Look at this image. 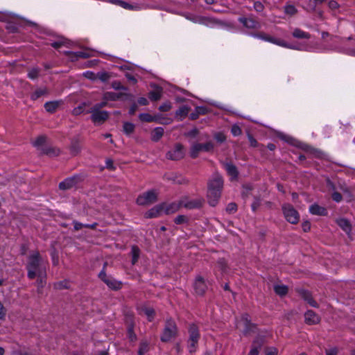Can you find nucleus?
Instances as JSON below:
<instances>
[{
  "instance_id": "obj_1",
  "label": "nucleus",
  "mask_w": 355,
  "mask_h": 355,
  "mask_svg": "<svg viewBox=\"0 0 355 355\" xmlns=\"http://www.w3.org/2000/svg\"><path fill=\"white\" fill-rule=\"evenodd\" d=\"M47 261L44 260L38 252L31 254L26 264L27 276L30 279L36 277L46 276Z\"/></svg>"
},
{
  "instance_id": "obj_2",
  "label": "nucleus",
  "mask_w": 355,
  "mask_h": 355,
  "mask_svg": "<svg viewBox=\"0 0 355 355\" xmlns=\"http://www.w3.org/2000/svg\"><path fill=\"white\" fill-rule=\"evenodd\" d=\"M223 187V177L218 173H214L208 182L207 200L211 207H215L221 196Z\"/></svg>"
},
{
  "instance_id": "obj_3",
  "label": "nucleus",
  "mask_w": 355,
  "mask_h": 355,
  "mask_svg": "<svg viewBox=\"0 0 355 355\" xmlns=\"http://www.w3.org/2000/svg\"><path fill=\"white\" fill-rule=\"evenodd\" d=\"M178 332V330L175 322L172 319H168L166 321L160 339L162 342H168L177 336Z\"/></svg>"
},
{
  "instance_id": "obj_4",
  "label": "nucleus",
  "mask_w": 355,
  "mask_h": 355,
  "mask_svg": "<svg viewBox=\"0 0 355 355\" xmlns=\"http://www.w3.org/2000/svg\"><path fill=\"white\" fill-rule=\"evenodd\" d=\"M188 349L190 353L196 352V347L200 339L198 327L195 324H189V329Z\"/></svg>"
},
{
  "instance_id": "obj_5",
  "label": "nucleus",
  "mask_w": 355,
  "mask_h": 355,
  "mask_svg": "<svg viewBox=\"0 0 355 355\" xmlns=\"http://www.w3.org/2000/svg\"><path fill=\"white\" fill-rule=\"evenodd\" d=\"M214 145L213 142L208 141L205 144L198 142H192L190 148V156L195 159L198 157L200 152H211L214 150Z\"/></svg>"
},
{
  "instance_id": "obj_6",
  "label": "nucleus",
  "mask_w": 355,
  "mask_h": 355,
  "mask_svg": "<svg viewBox=\"0 0 355 355\" xmlns=\"http://www.w3.org/2000/svg\"><path fill=\"white\" fill-rule=\"evenodd\" d=\"M282 210L285 219L291 224H297L300 220V214L294 207L288 203L282 205Z\"/></svg>"
},
{
  "instance_id": "obj_7",
  "label": "nucleus",
  "mask_w": 355,
  "mask_h": 355,
  "mask_svg": "<svg viewBox=\"0 0 355 355\" xmlns=\"http://www.w3.org/2000/svg\"><path fill=\"white\" fill-rule=\"evenodd\" d=\"M106 266L107 263H105L103 270L98 274L99 279L103 281L109 287V288L112 290L118 291L121 289L122 287V282L115 279L111 276L107 275L105 272Z\"/></svg>"
},
{
  "instance_id": "obj_8",
  "label": "nucleus",
  "mask_w": 355,
  "mask_h": 355,
  "mask_svg": "<svg viewBox=\"0 0 355 355\" xmlns=\"http://www.w3.org/2000/svg\"><path fill=\"white\" fill-rule=\"evenodd\" d=\"M237 328L242 329L243 334L245 336L250 335L255 332L257 327L250 322V316L248 314H243L241 320L237 322Z\"/></svg>"
},
{
  "instance_id": "obj_9",
  "label": "nucleus",
  "mask_w": 355,
  "mask_h": 355,
  "mask_svg": "<svg viewBox=\"0 0 355 355\" xmlns=\"http://www.w3.org/2000/svg\"><path fill=\"white\" fill-rule=\"evenodd\" d=\"M253 36L254 37L259 38V39L264 40L266 42H268L275 44L276 45H278V46H280L282 47H286V48H289V49H299L297 47L291 46V45L288 44L285 41H284L282 40L275 38V37H273L269 35H267L263 32L254 33L253 35Z\"/></svg>"
},
{
  "instance_id": "obj_10",
  "label": "nucleus",
  "mask_w": 355,
  "mask_h": 355,
  "mask_svg": "<svg viewBox=\"0 0 355 355\" xmlns=\"http://www.w3.org/2000/svg\"><path fill=\"white\" fill-rule=\"evenodd\" d=\"M157 200V194L154 190L148 191L137 198V203L139 205L146 206L155 202Z\"/></svg>"
},
{
  "instance_id": "obj_11",
  "label": "nucleus",
  "mask_w": 355,
  "mask_h": 355,
  "mask_svg": "<svg viewBox=\"0 0 355 355\" xmlns=\"http://www.w3.org/2000/svg\"><path fill=\"white\" fill-rule=\"evenodd\" d=\"M91 114V120L96 125H101L109 118V112L97 109H92L87 112Z\"/></svg>"
},
{
  "instance_id": "obj_12",
  "label": "nucleus",
  "mask_w": 355,
  "mask_h": 355,
  "mask_svg": "<svg viewBox=\"0 0 355 355\" xmlns=\"http://www.w3.org/2000/svg\"><path fill=\"white\" fill-rule=\"evenodd\" d=\"M184 155V146L181 144H176L174 148L166 153V157L168 159L180 160Z\"/></svg>"
},
{
  "instance_id": "obj_13",
  "label": "nucleus",
  "mask_w": 355,
  "mask_h": 355,
  "mask_svg": "<svg viewBox=\"0 0 355 355\" xmlns=\"http://www.w3.org/2000/svg\"><path fill=\"white\" fill-rule=\"evenodd\" d=\"M204 202L202 198L189 199L187 198L181 200L182 206L188 209H199Z\"/></svg>"
},
{
  "instance_id": "obj_14",
  "label": "nucleus",
  "mask_w": 355,
  "mask_h": 355,
  "mask_svg": "<svg viewBox=\"0 0 355 355\" xmlns=\"http://www.w3.org/2000/svg\"><path fill=\"white\" fill-rule=\"evenodd\" d=\"M193 288L197 295H203L207 289L204 278L197 276L193 283Z\"/></svg>"
},
{
  "instance_id": "obj_15",
  "label": "nucleus",
  "mask_w": 355,
  "mask_h": 355,
  "mask_svg": "<svg viewBox=\"0 0 355 355\" xmlns=\"http://www.w3.org/2000/svg\"><path fill=\"white\" fill-rule=\"evenodd\" d=\"M139 118L141 121L148 123L155 121L161 124H168L171 121L170 119H167V121H162L159 119V115L153 116L148 113L140 114L139 115Z\"/></svg>"
},
{
  "instance_id": "obj_16",
  "label": "nucleus",
  "mask_w": 355,
  "mask_h": 355,
  "mask_svg": "<svg viewBox=\"0 0 355 355\" xmlns=\"http://www.w3.org/2000/svg\"><path fill=\"white\" fill-rule=\"evenodd\" d=\"M78 176H73L66 178L59 184V188L61 190H67L74 187L78 182Z\"/></svg>"
},
{
  "instance_id": "obj_17",
  "label": "nucleus",
  "mask_w": 355,
  "mask_h": 355,
  "mask_svg": "<svg viewBox=\"0 0 355 355\" xmlns=\"http://www.w3.org/2000/svg\"><path fill=\"white\" fill-rule=\"evenodd\" d=\"M239 21L243 25L247 28L249 29H254L257 28L259 26V22L256 21L252 17H239Z\"/></svg>"
},
{
  "instance_id": "obj_18",
  "label": "nucleus",
  "mask_w": 355,
  "mask_h": 355,
  "mask_svg": "<svg viewBox=\"0 0 355 355\" xmlns=\"http://www.w3.org/2000/svg\"><path fill=\"white\" fill-rule=\"evenodd\" d=\"M305 322L309 324H315L320 322V317L312 310L307 311L304 314Z\"/></svg>"
},
{
  "instance_id": "obj_19",
  "label": "nucleus",
  "mask_w": 355,
  "mask_h": 355,
  "mask_svg": "<svg viewBox=\"0 0 355 355\" xmlns=\"http://www.w3.org/2000/svg\"><path fill=\"white\" fill-rule=\"evenodd\" d=\"M223 165L232 180H236L238 178L239 172L235 165L231 162H225Z\"/></svg>"
},
{
  "instance_id": "obj_20",
  "label": "nucleus",
  "mask_w": 355,
  "mask_h": 355,
  "mask_svg": "<svg viewBox=\"0 0 355 355\" xmlns=\"http://www.w3.org/2000/svg\"><path fill=\"white\" fill-rule=\"evenodd\" d=\"M263 344V338H256L252 345V348L248 354V355H259V349L261 348Z\"/></svg>"
},
{
  "instance_id": "obj_21",
  "label": "nucleus",
  "mask_w": 355,
  "mask_h": 355,
  "mask_svg": "<svg viewBox=\"0 0 355 355\" xmlns=\"http://www.w3.org/2000/svg\"><path fill=\"white\" fill-rule=\"evenodd\" d=\"M164 207V205H157L152 209H150L149 211H148L145 216L147 218H157L158 217L160 214L163 211Z\"/></svg>"
},
{
  "instance_id": "obj_22",
  "label": "nucleus",
  "mask_w": 355,
  "mask_h": 355,
  "mask_svg": "<svg viewBox=\"0 0 355 355\" xmlns=\"http://www.w3.org/2000/svg\"><path fill=\"white\" fill-rule=\"evenodd\" d=\"M65 53L73 62L77 60L78 58H87L89 57V53L85 51H67Z\"/></svg>"
},
{
  "instance_id": "obj_23",
  "label": "nucleus",
  "mask_w": 355,
  "mask_h": 355,
  "mask_svg": "<svg viewBox=\"0 0 355 355\" xmlns=\"http://www.w3.org/2000/svg\"><path fill=\"white\" fill-rule=\"evenodd\" d=\"M299 293L300 296L306 301L311 306L318 307V303L313 299L311 293L306 290H300Z\"/></svg>"
},
{
  "instance_id": "obj_24",
  "label": "nucleus",
  "mask_w": 355,
  "mask_h": 355,
  "mask_svg": "<svg viewBox=\"0 0 355 355\" xmlns=\"http://www.w3.org/2000/svg\"><path fill=\"white\" fill-rule=\"evenodd\" d=\"M309 211L311 214L316 216H326L327 214V209L318 204L311 205L309 207Z\"/></svg>"
},
{
  "instance_id": "obj_25",
  "label": "nucleus",
  "mask_w": 355,
  "mask_h": 355,
  "mask_svg": "<svg viewBox=\"0 0 355 355\" xmlns=\"http://www.w3.org/2000/svg\"><path fill=\"white\" fill-rule=\"evenodd\" d=\"M182 207L181 204V200L178 202H172L169 205H164V210L166 214H171L176 211H178L180 208Z\"/></svg>"
},
{
  "instance_id": "obj_26",
  "label": "nucleus",
  "mask_w": 355,
  "mask_h": 355,
  "mask_svg": "<svg viewBox=\"0 0 355 355\" xmlns=\"http://www.w3.org/2000/svg\"><path fill=\"white\" fill-rule=\"evenodd\" d=\"M337 225L347 234H349L352 230L350 223L348 220L344 218L336 219Z\"/></svg>"
},
{
  "instance_id": "obj_27",
  "label": "nucleus",
  "mask_w": 355,
  "mask_h": 355,
  "mask_svg": "<svg viewBox=\"0 0 355 355\" xmlns=\"http://www.w3.org/2000/svg\"><path fill=\"white\" fill-rule=\"evenodd\" d=\"M164 132V130L162 127L155 128L152 133H151V140L157 142L163 136Z\"/></svg>"
},
{
  "instance_id": "obj_28",
  "label": "nucleus",
  "mask_w": 355,
  "mask_h": 355,
  "mask_svg": "<svg viewBox=\"0 0 355 355\" xmlns=\"http://www.w3.org/2000/svg\"><path fill=\"white\" fill-rule=\"evenodd\" d=\"M293 36L297 39H310V33L305 32L300 28H295L293 33Z\"/></svg>"
},
{
  "instance_id": "obj_29",
  "label": "nucleus",
  "mask_w": 355,
  "mask_h": 355,
  "mask_svg": "<svg viewBox=\"0 0 355 355\" xmlns=\"http://www.w3.org/2000/svg\"><path fill=\"white\" fill-rule=\"evenodd\" d=\"M141 311L146 315L148 321H153L155 315V311L152 307L144 306L141 309Z\"/></svg>"
},
{
  "instance_id": "obj_30",
  "label": "nucleus",
  "mask_w": 355,
  "mask_h": 355,
  "mask_svg": "<svg viewBox=\"0 0 355 355\" xmlns=\"http://www.w3.org/2000/svg\"><path fill=\"white\" fill-rule=\"evenodd\" d=\"M81 150L80 144L78 139L73 140L70 146V151L73 155H78Z\"/></svg>"
},
{
  "instance_id": "obj_31",
  "label": "nucleus",
  "mask_w": 355,
  "mask_h": 355,
  "mask_svg": "<svg viewBox=\"0 0 355 355\" xmlns=\"http://www.w3.org/2000/svg\"><path fill=\"white\" fill-rule=\"evenodd\" d=\"M132 254V264L135 265L137 261L140 256V250L137 245H132L131 248Z\"/></svg>"
},
{
  "instance_id": "obj_32",
  "label": "nucleus",
  "mask_w": 355,
  "mask_h": 355,
  "mask_svg": "<svg viewBox=\"0 0 355 355\" xmlns=\"http://www.w3.org/2000/svg\"><path fill=\"white\" fill-rule=\"evenodd\" d=\"M162 95V89L157 88L155 90L150 91L148 94V97L152 101H157L161 98Z\"/></svg>"
},
{
  "instance_id": "obj_33",
  "label": "nucleus",
  "mask_w": 355,
  "mask_h": 355,
  "mask_svg": "<svg viewBox=\"0 0 355 355\" xmlns=\"http://www.w3.org/2000/svg\"><path fill=\"white\" fill-rule=\"evenodd\" d=\"M58 106L59 103L58 101H49L44 104L45 110L50 113L55 112Z\"/></svg>"
},
{
  "instance_id": "obj_34",
  "label": "nucleus",
  "mask_w": 355,
  "mask_h": 355,
  "mask_svg": "<svg viewBox=\"0 0 355 355\" xmlns=\"http://www.w3.org/2000/svg\"><path fill=\"white\" fill-rule=\"evenodd\" d=\"M190 20L193 21L195 23H198L201 24H204L208 26L209 23L214 22L212 19L202 17H196L194 18H190Z\"/></svg>"
},
{
  "instance_id": "obj_35",
  "label": "nucleus",
  "mask_w": 355,
  "mask_h": 355,
  "mask_svg": "<svg viewBox=\"0 0 355 355\" xmlns=\"http://www.w3.org/2000/svg\"><path fill=\"white\" fill-rule=\"evenodd\" d=\"M43 153L50 157H56L60 155V150L57 148L49 147L44 148Z\"/></svg>"
},
{
  "instance_id": "obj_36",
  "label": "nucleus",
  "mask_w": 355,
  "mask_h": 355,
  "mask_svg": "<svg viewBox=\"0 0 355 355\" xmlns=\"http://www.w3.org/2000/svg\"><path fill=\"white\" fill-rule=\"evenodd\" d=\"M274 291L279 296H284L288 293V287L284 285H275L274 286Z\"/></svg>"
},
{
  "instance_id": "obj_37",
  "label": "nucleus",
  "mask_w": 355,
  "mask_h": 355,
  "mask_svg": "<svg viewBox=\"0 0 355 355\" xmlns=\"http://www.w3.org/2000/svg\"><path fill=\"white\" fill-rule=\"evenodd\" d=\"M47 89L46 88H39L36 89L31 96L32 100L35 101L42 96L47 94Z\"/></svg>"
},
{
  "instance_id": "obj_38",
  "label": "nucleus",
  "mask_w": 355,
  "mask_h": 355,
  "mask_svg": "<svg viewBox=\"0 0 355 355\" xmlns=\"http://www.w3.org/2000/svg\"><path fill=\"white\" fill-rule=\"evenodd\" d=\"M121 94H116L114 92H105L103 95L105 101H116L121 98Z\"/></svg>"
},
{
  "instance_id": "obj_39",
  "label": "nucleus",
  "mask_w": 355,
  "mask_h": 355,
  "mask_svg": "<svg viewBox=\"0 0 355 355\" xmlns=\"http://www.w3.org/2000/svg\"><path fill=\"white\" fill-rule=\"evenodd\" d=\"M189 111V108L186 105H183L176 111L175 115L176 116H180V119L182 120L183 118L187 116Z\"/></svg>"
},
{
  "instance_id": "obj_40",
  "label": "nucleus",
  "mask_w": 355,
  "mask_h": 355,
  "mask_svg": "<svg viewBox=\"0 0 355 355\" xmlns=\"http://www.w3.org/2000/svg\"><path fill=\"white\" fill-rule=\"evenodd\" d=\"M113 2L115 3L116 5L121 6V8L127 10H132L137 8V6L131 5L122 0H114Z\"/></svg>"
},
{
  "instance_id": "obj_41",
  "label": "nucleus",
  "mask_w": 355,
  "mask_h": 355,
  "mask_svg": "<svg viewBox=\"0 0 355 355\" xmlns=\"http://www.w3.org/2000/svg\"><path fill=\"white\" fill-rule=\"evenodd\" d=\"M148 343L146 340H143L140 343L138 351V355H144L148 351Z\"/></svg>"
},
{
  "instance_id": "obj_42",
  "label": "nucleus",
  "mask_w": 355,
  "mask_h": 355,
  "mask_svg": "<svg viewBox=\"0 0 355 355\" xmlns=\"http://www.w3.org/2000/svg\"><path fill=\"white\" fill-rule=\"evenodd\" d=\"M123 132H124L126 135H129L132 134V133L134 132L135 128V125H134L133 123H130V122H125V123H123Z\"/></svg>"
},
{
  "instance_id": "obj_43",
  "label": "nucleus",
  "mask_w": 355,
  "mask_h": 355,
  "mask_svg": "<svg viewBox=\"0 0 355 355\" xmlns=\"http://www.w3.org/2000/svg\"><path fill=\"white\" fill-rule=\"evenodd\" d=\"M128 336L132 342L137 340V335L134 332V325L132 324H129L128 327Z\"/></svg>"
},
{
  "instance_id": "obj_44",
  "label": "nucleus",
  "mask_w": 355,
  "mask_h": 355,
  "mask_svg": "<svg viewBox=\"0 0 355 355\" xmlns=\"http://www.w3.org/2000/svg\"><path fill=\"white\" fill-rule=\"evenodd\" d=\"M297 9L293 5H286L284 6V12L290 16H293L297 13Z\"/></svg>"
},
{
  "instance_id": "obj_45",
  "label": "nucleus",
  "mask_w": 355,
  "mask_h": 355,
  "mask_svg": "<svg viewBox=\"0 0 355 355\" xmlns=\"http://www.w3.org/2000/svg\"><path fill=\"white\" fill-rule=\"evenodd\" d=\"M164 179L168 181H171L175 183L178 184H182L183 181L182 180H177L176 176L174 174H166L164 176Z\"/></svg>"
},
{
  "instance_id": "obj_46",
  "label": "nucleus",
  "mask_w": 355,
  "mask_h": 355,
  "mask_svg": "<svg viewBox=\"0 0 355 355\" xmlns=\"http://www.w3.org/2000/svg\"><path fill=\"white\" fill-rule=\"evenodd\" d=\"M236 211H237V205L234 202H230L226 207V211L229 214H234Z\"/></svg>"
},
{
  "instance_id": "obj_47",
  "label": "nucleus",
  "mask_w": 355,
  "mask_h": 355,
  "mask_svg": "<svg viewBox=\"0 0 355 355\" xmlns=\"http://www.w3.org/2000/svg\"><path fill=\"white\" fill-rule=\"evenodd\" d=\"M302 148L306 150V152H309V153L315 155V157H319L320 155V152L315 150V149H313L312 148H311L310 146H307V145H305L304 147H302Z\"/></svg>"
},
{
  "instance_id": "obj_48",
  "label": "nucleus",
  "mask_w": 355,
  "mask_h": 355,
  "mask_svg": "<svg viewBox=\"0 0 355 355\" xmlns=\"http://www.w3.org/2000/svg\"><path fill=\"white\" fill-rule=\"evenodd\" d=\"M110 78V76L107 72H100L96 74V78H98L102 82L107 81Z\"/></svg>"
},
{
  "instance_id": "obj_49",
  "label": "nucleus",
  "mask_w": 355,
  "mask_h": 355,
  "mask_svg": "<svg viewBox=\"0 0 355 355\" xmlns=\"http://www.w3.org/2000/svg\"><path fill=\"white\" fill-rule=\"evenodd\" d=\"M40 70L37 68L31 69L28 73V77L31 79H35L39 75Z\"/></svg>"
},
{
  "instance_id": "obj_50",
  "label": "nucleus",
  "mask_w": 355,
  "mask_h": 355,
  "mask_svg": "<svg viewBox=\"0 0 355 355\" xmlns=\"http://www.w3.org/2000/svg\"><path fill=\"white\" fill-rule=\"evenodd\" d=\"M46 142V137L42 135L39 136L33 142L35 146L39 147L42 146Z\"/></svg>"
},
{
  "instance_id": "obj_51",
  "label": "nucleus",
  "mask_w": 355,
  "mask_h": 355,
  "mask_svg": "<svg viewBox=\"0 0 355 355\" xmlns=\"http://www.w3.org/2000/svg\"><path fill=\"white\" fill-rule=\"evenodd\" d=\"M45 277L46 276L37 277V287H38V288H37L38 292H40V288H43L46 284Z\"/></svg>"
},
{
  "instance_id": "obj_52",
  "label": "nucleus",
  "mask_w": 355,
  "mask_h": 355,
  "mask_svg": "<svg viewBox=\"0 0 355 355\" xmlns=\"http://www.w3.org/2000/svg\"><path fill=\"white\" fill-rule=\"evenodd\" d=\"M231 132L234 136H239L242 133L241 128L237 125H232Z\"/></svg>"
},
{
  "instance_id": "obj_53",
  "label": "nucleus",
  "mask_w": 355,
  "mask_h": 355,
  "mask_svg": "<svg viewBox=\"0 0 355 355\" xmlns=\"http://www.w3.org/2000/svg\"><path fill=\"white\" fill-rule=\"evenodd\" d=\"M171 108V103L170 102H165L159 107V110L161 112H167Z\"/></svg>"
},
{
  "instance_id": "obj_54",
  "label": "nucleus",
  "mask_w": 355,
  "mask_h": 355,
  "mask_svg": "<svg viewBox=\"0 0 355 355\" xmlns=\"http://www.w3.org/2000/svg\"><path fill=\"white\" fill-rule=\"evenodd\" d=\"M199 133V131L197 128H193L187 132L184 133V135L188 137L195 138Z\"/></svg>"
},
{
  "instance_id": "obj_55",
  "label": "nucleus",
  "mask_w": 355,
  "mask_h": 355,
  "mask_svg": "<svg viewBox=\"0 0 355 355\" xmlns=\"http://www.w3.org/2000/svg\"><path fill=\"white\" fill-rule=\"evenodd\" d=\"M112 87L116 90H126L127 88L121 85L119 81H114L112 83Z\"/></svg>"
},
{
  "instance_id": "obj_56",
  "label": "nucleus",
  "mask_w": 355,
  "mask_h": 355,
  "mask_svg": "<svg viewBox=\"0 0 355 355\" xmlns=\"http://www.w3.org/2000/svg\"><path fill=\"white\" fill-rule=\"evenodd\" d=\"M214 139L218 143H223L226 140V137L222 132H218V133L215 134Z\"/></svg>"
},
{
  "instance_id": "obj_57",
  "label": "nucleus",
  "mask_w": 355,
  "mask_h": 355,
  "mask_svg": "<svg viewBox=\"0 0 355 355\" xmlns=\"http://www.w3.org/2000/svg\"><path fill=\"white\" fill-rule=\"evenodd\" d=\"M187 221V218L184 215H179L178 216L175 220H174V222L179 225V224H182V223H184Z\"/></svg>"
},
{
  "instance_id": "obj_58",
  "label": "nucleus",
  "mask_w": 355,
  "mask_h": 355,
  "mask_svg": "<svg viewBox=\"0 0 355 355\" xmlns=\"http://www.w3.org/2000/svg\"><path fill=\"white\" fill-rule=\"evenodd\" d=\"M261 202L260 199L258 198H255L253 202L252 203L251 207L253 211H256L258 208L260 207Z\"/></svg>"
},
{
  "instance_id": "obj_59",
  "label": "nucleus",
  "mask_w": 355,
  "mask_h": 355,
  "mask_svg": "<svg viewBox=\"0 0 355 355\" xmlns=\"http://www.w3.org/2000/svg\"><path fill=\"white\" fill-rule=\"evenodd\" d=\"M254 9L258 12H261L263 10L264 6L260 1H255L254 3Z\"/></svg>"
},
{
  "instance_id": "obj_60",
  "label": "nucleus",
  "mask_w": 355,
  "mask_h": 355,
  "mask_svg": "<svg viewBox=\"0 0 355 355\" xmlns=\"http://www.w3.org/2000/svg\"><path fill=\"white\" fill-rule=\"evenodd\" d=\"M65 44H66L65 40H58V41L51 43V45L52 47H53L55 49H59L60 47L64 46Z\"/></svg>"
},
{
  "instance_id": "obj_61",
  "label": "nucleus",
  "mask_w": 355,
  "mask_h": 355,
  "mask_svg": "<svg viewBox=\"0 0 355 355\" xmlns=\"http://www.w3.org/2000/svg\"><path fill=\"white\" fill-rule=\"evenodd\" d=\"M331 198L336 202H340L343 199L342 195L337 191L333 192Z\"/></svg>"
},
{
  "instance_id": "obj_62",
  "label": "nucleus",
  "mask_w": 355,
  "mask_h": 355,
  "mask_svg": "<svg viewBox=\"0 0 355 355\" xmlns=\"http://www.w3.org/2000/svg\"><path fill=\"white\" fill-rule=\"evenodd\" d=\"M105 166L110 171H114L115 166H114L113 161L111 159H107L105 161Z\"/></svg>"
},
{
  "instance_id": "obj_63",
  "label": "nucleus",
  "mask_w": 355,
  "mask_h": 355,
  "mask_svg": "<svg viewBox=\"0 0 355 355\" xmlns=\"http://www.w3.org/2000/svg\"><path fill=\"white\" fill-rule=\"evenodd\" d=\"M327 187L329 191H336V187L334 183L330 180H327Z\"/></svg>"
},
{
  "instance_id": "obj_64",
  "label": "nucleus",
  "mask_w": 355,
  "mask_h": 355,
  "mask_svg": "<svg viewBox=\"0 0 355 355\" xmlns=\"http://www.w3.org/2000/svg\"><path fill=\"white\" fill-rule=\"evenodd\" d=\"M106 105H107V102H106V101H105L101 102L100 103L95 104L91 108L92 109H97V110H101V108L105 107Z\"/></svg>"
}]
</instances>
